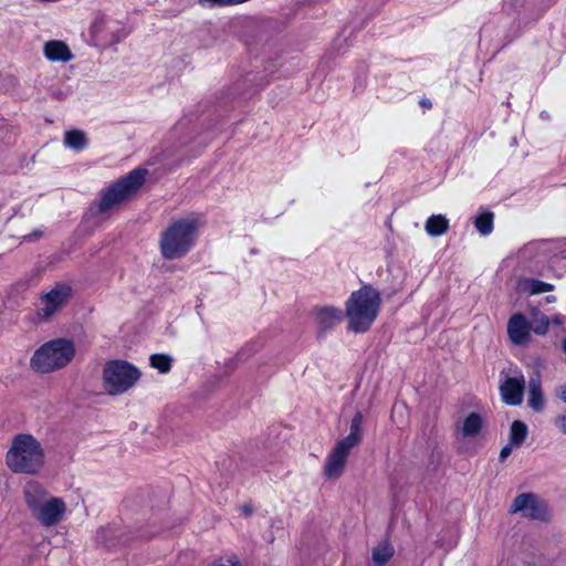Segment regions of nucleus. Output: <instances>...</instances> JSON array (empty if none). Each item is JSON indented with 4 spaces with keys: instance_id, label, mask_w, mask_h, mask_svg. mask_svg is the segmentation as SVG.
Wrapping results in <instances>:
<instances>
[{
    "instance_id": "1",
    "label": "nucleus",
    "mask_w": 566,
    "mask_h": 566,
    "mask_svg": "<svg viewBox=\"0 0 566 566\" xmlns=\"http://www.w3.org/2000/svg\"><path fill=\"white\" fill-rule=\"evenodd\" d=\"M23 497L32 517L44 527L60 524L67 512L62 497L54 496L38 481H28L23 488Z\"/></svg>"
},
{
    "instance_id": "2",
    "label": "nucleus",
    "mask_w": 566,
    "mask_h": 566,
    "mask_svg": "<svg viewBox=\"0 0 566 566\" xmlns=\"http://www.w3.org/2000/svg\"><path fill=\"white\" fill-rule=\"evenodd\" d=\"M380 306V293L371 285H364L353 292L345 304L348 331L366 333L376 321Z\"/></svg>"
},
{
    "instance_id": "3",
    "label": "nucleus",
    "mask_w": 566,
    "mask_h": 566,
    "mask_svg": "<svg viewBox=\"0 0 566 566\" xmlns=\"http://www.w3.org/2000/svg\"><path fill=\"white\" fill-rule=\"evenodd\" d=\"M6 463L14 473L39 474L45 464L44 448L32 434L19 433L11 441Z\"/></svg>"
},
{
    "instance_id": "4",
    "label": "nucleus",
    "mask_w": 566,
    "mask_h": 566,
    "mask_svg": "<svg viewBox=\"0 0 566 566\" xmlns=\"http://www.w3.org/2000/svg\"><path fill=\"white\" fill-rule=\"evenodd\" d=\"M199 218L191 214L174 221L160 237V252L165 259L182 258L195 245Z\"/></svg>"
},
{
    "instance_id": "5",
    "label": "nucleus",
    "mask_w": 566,
    "mask_h": 566,
    "mask_svg": "<svg viewBox=\"0 0 566 566\" xmlns=\"http://www.w3.org/2000/svg\"><path fill=\"white\" fill-rule=\"evenodd\" d=\"M75 356V345L66 338H56L41 345L32 355L30 366L39 374H50L66 367Z\"/></svg>"
},
{
    "instance_id": "6",
    "label": "nucleus",
    "mask_w": 566,
    "mask_h": 566,
    "mask_svg": "<svg viewBox=\"0 0 566 566\" xmlns=\"http://www.w3.org/2000/svg\"><path fill=\"white\" fill-rule=\"evenodd\" d=\"M363 420V413L357 412L352 419L348 436L339 440L327 455L324 473L328 479H338L343 474L349 452L361 441Z\"/></svg>"
},
{
    "instance_id": "7",
    "label": "nucleus",
    "mask_w": 566,
    "mask_h": 566,
    "mask_svg": "<svg viewBox=\"0 0 566 566\" xmlns=\"http://www.w3.org/2000/svg\"><path fill=\"white\" fill-rule=\"evenodd\" d=\"M145 170L135 169L106 189L101 197L98 210L107 212L127 201L143 185Z\"/></svg>"
},
{
    "instance_id": "8",
    "label": "nucleus",
    "mask_w": 566,
    "mask_h": 566,
    "mask_svg": "<svg viewBox=\"0 0 566 566\" xmlns=\"http://www.w3.org/2000/svg\"><path fill=\"white\" fill-rule=\"evenodd\" d=\"M139 378V370L124 360L109 361L103 370L104 388L109 395H119L127 391Z\"/></svg>"
},
{
    "instance_id": "9",
    "label": "nucleus",
    "mask_w": 566,
    "mask_h": 566,
    "mask_svg": "<svg viewBox=\"0 0 566 566\" xmlns=\"http://www.w3.org/2000/svg\"><path fill=\"white\" fill-rule=\"evenodd\" d=\"M511 513H522L524 517L533 520H545L548 515L546 503L533 493L517 495L510 509Z\"/></svg>"
},
{
    "instance_id": "10",
    "label": "nucleus",
    "mask_w": 566,
    "mask_h": 566,
    "mask_svg": "<svg viewBox=\"0 0 566 566\" xmlns=\"http://www.w3.org/2000/svg\"><path fill=\"white\" fill-rule=\"evenodd\" d=\"M72 289L67 284H56L41 297L38 315L49 318L54 315L71 297Z\"/></svg>"
},
{
    "instance_id": "11",
    "label": "nucleus",
    "mask_w": 566,
    "mask_h": 566,
    "mask_svg": "<svg viewBox=\"0 0 566 566\" xmlns=\"http://www.w3.org/2000/svg\"><path fill=\"white\" fill-rule=\"evenodd\" d=\"M507 335L510 340L515 345H524L531 337V324L527 318L516 313L512 315L507 322Z\"/></svg>"
},
{
    "instance_id": "12",
    "label": "nucleus",
    "mask_w": 566,
    "mask_h": 566,
    "mask_svg": "<svg viewBox=\"0 0 566 566\" xmlns=\"http://www.w3.org/2000/svg\"><path fill=\"white\" fill-rule=\"evenodd\" d=\"M525 387V379L523 375L517 377H509L500 386V392L505 403L517 406L523 400V391Z\"/></svg>"
},
{
    "instance_id": "13",
    "label": "nucleus",
    "mask_w": 566,
    "mask_h": 566,
    "mask_svg": "<svg viewBox=\"0 0 566 566\" xmlns=\"http://www.w3.org/2000/svg\"><path fill=\"white\" fill-rule=\"evenodd\" d=\"M93 32L99 40L107 43H117L127 36L126 30L112 20L94 24Z\"/></svg>"
},
{
    "instance_id": "14",
    "label": "nucleus",
    "mask_w": 566,
    "mask_h": 566,
    "mask_svg": "<svg viewBox=\"0 0 566 566\" xmlns=\"http://www.w3.org/2000/svg\"><path fill=\"white\" fill-rule=\"evenodd\" d=\"M343 317V311L334 306H323L315 311V322L323 332L335 327Z\"/></svg>"
},
{
    "instance_id": "15",
    "label": "nucleus",
    "mask_w": 566,
    "mask_h": 566,
    "mask_svg": "<svg viewBox=\"0 0 566 566\" xmlns=\"http://www.w3.org/2000/svg\"><path fill=\"white\" fill-rule=\"evenodd\" d=\"M44 56L52 62H69L73 59L70 48L59 40H51L44 44Z\"/></svg>"
},
{
    "instance_id": "16",
    "label": "nucleus",
    "mask_w": 566,
    "mask_h": 566,
    "mask_svg": "<svg viewBox=\"0 0 566 566\" xmlns=\"http://www.w3.org/2000/svg\"><path fill=\"white\" fill-rule=\"evenodd\" d=\"M545 401L542 392L539 373H535L528 380V406L535 411H542Z\"/></svg>"
},
{
    "instance_id": "17",
    "label": "nucleus",
    "mask_w": 566,
    "mask_h": 566,
    "mask_svg": "<svg viewBox=\"0 0 566 566\" xmlns=\"http://www.w3.org/2000/svg\"><path fill=\"white\" fill-rule=\"evenodd\" d=\"M483 423V418L479 413L471 412L463 420L460 432L464 438H475L481 432Z\"/></svg>"
},
{
    "instance_id": "18",
    "label": "nucleus",
    "mask_w": 566,
    "mask_h": 566,
    "mask_svg": "<svg viewBox=\"0 0 566 566\" xmlns=\"http://www.w3.org/2000/svg\"><path fill=\"white\" fill-rule=\"evenodd\" d=\"M518 289L522 292L528 293L531 295H536L553 291L554 285L539 280L523 279L518 282Z\"/></svg>"
},
{
    "instance_id": "19",
    "label": "nucleus",
    "mask_w": 566,
    "mask_h": 566,
    "mask_svg": "<svg viewBox=\"0 0 566 566\" xmlns=\"http://www.w3.org/2000/svg\"><path fill=\"white\" fill-rule=\"evenodd\" d=\"M424 228L431 237L442 235L449 229V220L442 214H433L428 218Z\"/></svg>"
},
{
    "instance_id": "20",
    "label": "nucleus",
    "mask_w": 566,
    "mask_h": 566,
    "mask_svg": "<svg viewBox=\"0 0 566 566\" xmlns=\"http://www.w3.org/2000/svg\"><path fill=\"white\" fill-rule=\"evenodd\" d=\"M395 549L388 542L379 543L371 554L374 566H385L394 556Z\"/></svg>"
},
{
    "instance_id": "21",
    "label": "nucleus",
    "mask_w": 566,
    "mask_h": 566,
    "mask_svg": "<svg viewBox=\"0 0 566 566\" xmlns=\"http://www.w3.org/2000/svg\"><path fill=\"white\" fill-rule=\"evenodd\" d=\"M64 144L75 150H82L87 145V138L84 132L72 129L65 133Z\"/></svg>"
},
{
    "instance_id": "22",
    "label": "nucleus",
    "mask_w": 566,
    "mask_h": 566,
    "mask_svg": "<svg viewBox=\"0 0 566 566\" xmlns=\"http://www.w3.org/2000/svg\"><path fill=\"white\" fill-rule=\"evenodd\" d=\"M530 324H531V331H533L537 335H544L547 333L551 322H549V318L545 314L535 310L532 313V319H531Z\"/></svg>"
},
{
    "instance_id": "23",
    "label": "nucleus",
    "mask_w": 566,
    "mask_h": 566,
    "mask_svg": "<svg viewBox=\"0 0 566 566\" xmlns=\"http://www.w3.org/2000/svg\"><path fill=\"white\" fill-rule=\"evenodd\" d=\"M527 436V426L518 420H515L511 426L510 442L514 447H520Z\"/></svg>"
},
{
    "instance_id": "24",
    "label": "nucleus",
    "mask_w": 566,
    "mask_h": 566,
    "mask_svg": "<svg viewBox=\"0 0 566 566\" xmlns=\"http://www.w3.org/2000/svg\"><path fill=\"white\" fill-rule=\"evenodd\" d=\"M150 366L161 374H167L171 369L172 358L166 354H153L149 357Z\"/></svg>"
},
{
    "instance_id": "25",
    "label": "nucleus",
    "mask_w": 566,
    "mask_h": 566,
    "mask_svg": "<svg viewBox=\"0 0 566 566\" xmlns=\"http://www.w3.org/2000/svg\"><path fill=\"white\" fill-rule=\"evenodd\" d=\"M493 218L492 212H482L476 217L474 224L482 235H488L493 231Z\"/></svg>"
},
{
    "instance_id": "26",
    "label": "nucleus",
    "mask_w": 566,
    "mask_h": 566,
    "mask_svg": "<svg viewBox=\"0 0 566 566\" xmlns=\"http://www.w3.org/2000/svg\"><path fill=\"white\" fill-rule=\"evenodd\" d=\"M554 424L560 432L566 433V413L557 416Z\"/></svg>"
},
{
    "instance_id": "27",
    "label": "nucleus",
    "mask_w": 566,
    "mask_h": 566,
    "mask_svg": "<svg viewBox=\"0 0 566 566\" xmlns=\"http://www.w3.org/2000/svg\"><path fill=\"white\" fill-rule=\"evenodd\" d=\"M525 3V0H504V4L512 10H517L522 8Z\"/></svg>"
},
{
    "instance_id": "28",
    "label": "nucleus",
    "mask_w": 566,
    "mask_h": 566,
    "mask_svg": "<svg viewBox=\"0 0 566 566\" xmlns=\"http://www.w3.org/2000/svg\"><path fill=\"white\" fill-rule=\"evenodd\" d=\"M214 566H241V565H240V562L235 557H232L227 560H220Z\"/></svg>"
},
{
    "instance_id": "29",
    "label": "nucleus",
    "mask_w": 566,
    "mask_h": 566,
    "mask_svg": "<svg viewBox=\"0 0 566 566\" xmlns=\"http://www.w3.org/2000/svg\"><path fill=\"white\" fill-rule=\"evenodd\" d=\"M109 532L108 528H99L96 534V538L101 543H107L106 534Z\"/></svg>"
},
{
    "instance_id": "30",
    "label": "nucleus",
    "mask_w": 566,
    "mask_h": 566,
    "mask_svg": "<svg viewBox=\"0 0 566 566\" xmlns=\"http://www.w3.org/2000/svg\"><path fill=\"white\" fill-rule=\"evenodd\" d=\"M513 447H514V446H512V444L510 443L509 446H505V447L501 450V452H500V458H501V460H505V459L511 454V452H512V448H513Z\"/></svg>"
},
{
    "instance_id": "31",
    "label": "nucleus",
    "mask_w": 566,
    "mask_h": 566,
    "mask_svg": "<svg viewBox=\"0 0 566 566\" xmlns=\"http://www.w3.org/2000/svg\"><path fill=\"white\" fill-rule=\"evenodd\" d=\"M549 322L555 325H562L564 323V317L560 315H555Z\"/></svg>"
},
{
    "instance_id": "32",
    "label": "nucleus",
    "mask_w": 566,
    "mask_h": 566,
    "mask_svg": "<svg viewBox=\"0 0 566 566\" xmlns=\"http://www.w3.org/2000/svg\"><path fill=\"white\" fill-rule=\"evenodd\" d=\"M559 397L566 402V386L560 388Z\"/></svg>"
},
{
    "instance_id": "33",
    "label": "nucleus",
    "mask_w": 566,
    "mask_h": 566,
    "mask_svg": "<svg viewBox=\"0 0 566 566\" xmlns=\"http://www.w3.org/2000/svg\"><path fill=\"white\" fill-rule=\"evenodd\" d=\"M242 511H243V513H244V514H247V515H248V514H250V513L252 512L251 507H250V506H248V505H244V506L242 507Z\"/></svg>"
},
{
    "instance_id": "34",
    "label": "nucleus",
    "mask_w": 566,
    "mask_h": 566,
    "mask_svg": "<svg viewBox=\"0 0 566 566\" xmlns=\"http://www.w3.org/2000/svg\"><path fill=\"white\" fill-rule=\"evenodd\" d=\"M556 301V297L554 295H549L546 297V302L554 303Z\"/></svg>"
},
{
    "instance_id": "35",
    "label": "nucleus",
    "mask_w": 566,
    "mask_h": 566,
    "mask_svg": "<svg viewBox=\"0 0 566 566\" xmlns=\"http://www.w3.org/2000/svg\"><path fill=\"white\" fill-rule=\"evenodd\" d=\"M422 105H423L424 107H431V103H430V102H422Z\"/></svg>"
},
{
    "instance_id": "36",
    "label": "nucleus",
    "mask_w": 566,
    "mask_h": 566,
    "mask_svg": "<svg viewBox=\"0 0 566 566\" xmlns=\"http://www.w3.org/2000/svg\"><path fill=\"white\" fill-rule=\"evenodd\" d=\"M563 350H564V353L566 354V338H565V339H564V342H563Z\"/></svg>"
}]
</instances>
